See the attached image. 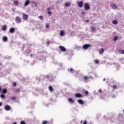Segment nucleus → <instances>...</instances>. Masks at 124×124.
<instances>
[{"instance_id":"nucleus-1","label":"nucleus","mask_w":124,"mask_h":124,"mask_svg":"<svg viewBox=\"0 0 124 124\" xmlns=\"http://www.w3.org/2000/svg\"><path fill=\"white\" fill-rule=\"evenodd\" d=\"M15 21L17 24H20L22 23V19L19 16H16L15 18Z\"/></svg>"},{"instance_id":"nucleus-2","label":"nucleus","mask_w":124,"mask_h":124,"mask_svg":"<svg viewBox=\"0 0 124 124\" xmlns=\"http://www.w3.org/2000/svg\"><path fill=\"white\" fill-rule=\"evenodd\" d=\"M84 9L85 10H90L91 9V6L89 5V3H85L84 4Z\"/></svg>"},{"instance_id":"nucleus-3","label":"nucleus","mask_w":124,"mask_h":124,"mask_svg":"<svg viewBox=\"0 0 124 124\" xmlns=\"http://www.w3.org/2000/svg\"><path fill=\"white\" fill-rule=\"evenodd\" d=\"M23 18L24 21H27L29 19V16L26 14H23Z\"/></svg>"},{"instance_id":"nucleus-4","label":"nucleus","mask_w":124,"mask_h":124,"mask_svg":"<svg viewBox=\"0 0 124 124\" xmlns=\"http://www.w3.org/2000/svg\"><path fill=\"white\" fill-rule=\"evenodd\" d=\"M91 46V44H85L83 46V48L85 50H87V49H89Z\"/></svg>"},{"instance_id":"nucleus-5","label":"nucleus","mask_w":124,"mask_h":124,"mask_svg":"<svg viewBox=\"0 0 124 124\" xmlns=\"http://www.w3.org/2000/svg\"><path fill=\"white\" fill-rule=\"evenodd\" d=\"M78 7L82 8V7H83L84 5V2H83V1H80L78 3Z\"/></svg>"},{"instance_id":"nucleus-6","label":"nucleus","mask_w":124,"mask_h":124,"mask_svg":"<svg viewBox=\"0 0 124 124\" xmlns=\"http://www.w3.org/2000/svg\"><path fill=\"white\" fill-rule=\"evenodd\" d=\"M59 49H60L62 52H65L66 51V48H65V47H64L63 46H59Z\"/></svg>"},{"instance_id":"nucleus-7","label":"nucleus","mask_w":124,"mask_h":124,"mask_svg":"<svg viewBox=\"0 0 124 124\" xmlns=\"http://www.w3.org/2000/svg\"><path fill=\"white\" fill-rule=\"evenodd\" d=\"M76 97H78V98H82L83 97V95L80 93H77L75 94Z\"/></svg>"},{"instance_id":"nucleus-8","label":"nucleus","mask_w":124,"mask_h":124,"mask_svg":"<svg viewBox=\"0 0 124 124\" xmlns=\"http://www.w3.org/2000/svg\"><path fill=\"white\" fill-rule=\"evenodd\" d=\"M110 7H111L112 9H117V8H118V6L116 5V4L113 3L110 5Z\"/></svg>"},{"instance_id":"nucleus-9","label":"nucleus","mask_w":124,"mask_h":124,"mask_svg":"<svg viewBox=\"0 0 124 124\" xmlns=\"http://www.w3.org/2000/svg\"><path fill=\"white\" fill-rule=\"evenodd\" d=\"M5 110H6V111H10V110H11V107L8 105H6L5 107Z\"/></svg>"},{"instance_id":"nucleus-10","label":"nucleus","mask_w":124,"mask_h":124,"mask_svg":"<svg viewBox=\"0 0 124 124\" xmlns=\"http://www.w3.org/2000/svg\"><path fill=\"white\" fill-rule=\"evenodd\" d=\"M9 32L10 33H14L15 32V28H11V29H10Z\"/></svg>"},{"instance_id":"nucleus-11","label":"nucleus","mask_w":124,"mask_h":124,"mask_svg":"<svg viewBox=\"0 0 124 124\" xmlns=\"http://www.w3.org/2000/svg\"><path fill=\"white\" fill-rule=\"evenodd\" d=\"M30 0H27L25 2L24 6H28L30 4Z\"/></svg>"},{"instance_id":"nucleus-12","label":"nucleus","mask_w":124,"mask_h":124,"mask_svg":"<svg viewBox=\"0 0 124 124\" xmlns=\"http://www.w3.org/2000/svg\"><path fill=\"white\" fill-rule=\"evenodd\" d=\"M6 30H7V26H6V25L3 26H2V31H6Z\"/></svg>"},{"instance_id":"nucleus-13","label":"nucleus","mask_w":124,"mask_h":124,"mask_svg":"<svg viewBox=\"0 0 124 124\" xmlns=\"http://www.w3.org/2000/svg\"><path fill=\"white\" fill-rule=\"evenodd\" d=\"M48 90L50 91L51 93H53L54 92V89L53 88V87L52 86H49L48 87Z\"/></svg>"},{"instance_id":"nucleus-14","label":"nucleus","mask_w":124,"mask_h":124,"mask_svg":"<svg viewBox=\"0 0 124 124\" xmlns=\"http://www.w3.org/2000/svg\"><path fill=\"white\" fill-rule=\"evenodd\" d=\"M78 103H79V104H81V105H82V104H84V101H83V100L82 99H79L78 101Z\"/></svg>"},{"instance_id":"nucleus-15","label":"nucleus","mask_w":124,"mask_h":124,"mask_svg":"<svg viewBox=\"0 0 124 124\" xmlns=\"http://www.w3.org/2000/svg\"><path fill=\"white\" fill-rule=\"evenodd\" d=\"M99 53L101 54H103V53H104V49H103V48H101L99 51Z\"/></svg>"},{"instance_id":"nucleus-16","label":"nucleus","mask_w":124,"mask_h":124,"mask_svg":"<svg viewBox=\"0 0 124 124\" xmlns=\"http://www.w3.org/2000/svg\"><path fill=\"white\" fill-rule=\"evenodd\" d=\"M89 79H90V77H88L87 76H84L83 78V80L84 81H88V80H89Z\"/></svg>"},{"instance_id":"nucleus-17","label":"nucleus","mask_w":124,"mask_h":124,"mask_svg":"<svg viewBox=\"0 0 124 124\" xmlns=\"http://www.w3.org/2000/svg\"><path fill=\"white\" fill-rule=\"evenodd\" d=\"M68 100L70 103H74V100L71 98H69Z\"/></svg>"},{"instance_id":"nucleus-18","label":"nucleus","mask_w":124,"mask_h":124,"mask_svg":"<svg viewBox=\"0 0 124 124\" xmlns=\"http://www.w3.org/2000/svg\"><path fill=\"white\" fill-rule=\"evenodd\" d=\"M70 3L69 2H66L65 4H64V5L65 6H66V7H68V6H70Z\"/></svg>"},{"instance_id":"nucleus-19","label":"nucleus","mask_w":124,"mask_h":124,"mask_svg":"<svg viewBox=\"0 0 124 124\" xmlns=\"http://www.w3.org/2000/svg\"><path fill=\"white\" fill-rule=\"evenodd\" d=\"M60 35L61 36H63V35H64V31H60Z\"/></svg>"},{"instance_id":"nucleus-20","label":"nucleus","mask_w":124,"mask_h":124,"mask_svg":"<svg viewBox=\"0 0 124 124\" xmlns=\"http://www.w3.org/2000/svg\"><path fill=\"white\" fill-rule=\"evenodd\" d=\"M8 39H7V37L6 36H4L3 37V41H4L5 42H6V41H7Z\"/></svg>"},{"instance_id":"nucleus-21","label":"nucleus","mask_w":124,"mask_h":124,"mask_svg":"<svg viewBox=\"0 0 124 124\" xmlns=\"http://www.w3.org/2000/svg\"><path fill=\"white\" fill-rule=\"evenodd\" d=\"M112 24H113V25H117V24H118V21L116 20H113Z\"/></svg>"},{"instance_id":"nucleus-22","label":"nucleus","mask_w":124,"mask_h":124,"mask_svg":"<svg viewBox=\"0 0 124 124\" xmlns=\"http://www.w3.org/2000/svg\"><path fill=\"white\" fill-rule=\"evenodd\" d=\"M83 93H85V94H86V95H87V94H89V92H88V91L85 90L84 92H82Z\"/></svg>"},{"instance_id":"nucleus-23","label":"nucleus","mask_w":124,"mask_h":124,"mask_svg":"<svg viewBox=\"0 0 124 124\" xmlns=\"http://www.w3.org/2000/svg\"><path fill=\"white\" fill-rule=\"evenodd\" d=\"M2 93H7V90L6 89H4L3 90H2Z\"/></svg>"},{"instance_id":"nucleus-24","label":"nucleus","mask_w":124,"mask_h":124,"mask_svg":"<svg viewBox=\"0 0 124 124\" xmlns=\"http://www.w3.org/2000/svg\"><path fill=\"white\" fill-rule=\"evenodd\" d=\"M0 97L1 98H3V99H4L5 98V95H4V94H1L0 95Z\"/></svg>"},{"instance_id":"nucleus-25","label":"nucleus","mask_w":124,"mask_h":124,"mask_svg":"<svg viewBox=\"0 0 124 124\" xmlns=\"http://www.w3.org/2000/svg\"><path fill=\"white\" fill-rule=\"evenodd\" d=\"M14 4H15V5H18L19 4V1H14Z\"/></svg>"},{"instance_id":"nucleus-26","label":"nucleus","mask_w":124,"mask_h":124,"mask_svg":"<svg viewBox=\"0 0 124 124\" xmlns=\"http://www.w3.org/2000/svg\"><path fill=\"white\" fill-rule=\"evenodd\" d=\"M114 41H117L118 40V36H115L113 39Z\"/></svg>"},{"instance_id":"nucleus-27","label":"nucleus","mask_w":124,"mask_h":124,"mask_svg":"<svg viewBox=\"0 0 124 124\" xmlns=\"http://www.w3.org/2000/svg\"><path fill=\"white\" fill-rule=\"evenodd\" d=\"M111 87H112V88H113V89H114V90H116V89H117L118 88L117 85H113Z\"/></svg>"},{"instance_id":"nucleus-28","label":"nucleus","mask_w":124,"mask_h":124,"mask_svg":"<svg viewBox=\"0 0 124 124\" xmlns=\"http://www.w3.org/2000/svg\"><path fill=\"white\" fill-rule=\"evenodd\" d=\"M68 71H70V72L72 73V71H73V69L72 68H71V69L69 68L68 69Z\"/></svg>"},{"instance_id":"nucleus-29","label":"nucleus","mask_w":124,"mask_h":124,"mask_svg":"<svg viewBox=\"0 0 124 124\" xmlns=\"http://www.w3.org/2000/svg\"><path fill=\"white\" fill-rule=\"evenodd\" d=\"M32 3H34V4L35 5V6H36V7H37V3H36V2H35V1H33L32 2Z\"/></svg>"},{"instance_id":"nucleus-30","label":"nucleus","mask_w":124,"mask_h":124,"mask_svg":"<svg viewBox=\"0 0 124 124\" xmlns=\"http://www.w3.org/2000/svg\"><path fill=\"white\" fill-rule=\"evenodd\" d=\"M48 124V121H44L43 122L42 124Z\"/></svg>"},{"instance_id":"nucleus-31","label":"nucleus","mask_w":124,"mask_h":124,"mask_svg":"<svg viewBox=\"0 0 124 124\" xmlns=\"http://www.w3.org/2000/svg\"><path fill=\"white\" fill-rule=\"evenodd\" d=\"M38 18L40 19L41 20H43V16H38Z\"/></svg>"},{"instance_id":"nucleus-32","label":"nucleus","mask_w":124,"mask_h":124,"mask_svg":"<svg viewBox=\"0 0 124 124\" xmlns=\"http://www.w3.org/2000/svg\"><path fill=\"white\" fill-rule=\"evenodd\" d=\"M94 62H95V63H99V61H98L97 60H95L94 61Z\"/></svg>"},{"instance_id":"nucleus-33","label":"nucleus","mask_w":124,"mask_h":124,"mask_svg":"<svg viewBox=\"0 0 124 124\" xmlns=\"http://www.w3.org/2000/svg\"><path fill=\"white\" fill-rule=\"evenodd\" d=\"M91 30H92V31H95V28L92 27V28H91Z\"/></svg>"},{"instance_id":"nucleus-34","label":"nucleus","mask_w":124,"mask_h":124,"mask_svg":"<svg viewBox=\"0 0 124 124\" xmlns=\"http://www.w3.org/2000/svg\"><path fill=\"white\" fill-rule=\"evenodd\" d=\"M13 85L14 87H16L17 86V83H16V82H13Z\"/></svg>"},{"instance_id":"nucleus-35","label":"nucleus","mask_w":124,"mask_h":124,"mask_svg":"<svg viewBox=\"0 0 124 124\" xmlns=\"http://www.w3.org/2000/svg\"><path fill=\"white\" fill-rule=\"evenodd\" d=\"M20 124H26V122L24 121H22L20 122Z\"/></svg>"},{"instance_id":"nucleus-36","label":"nucleus","mask_w":124,"mask_h":124,"mask_svg":"<svg viewBox=\"0 0 124 124\" xmlns=\"http://www.w3.org/2000/svg\"><path fill=\"white\" fill-rule=\"evenodd\" d=\"M47 14H49V16H51V15L52 14V12H50V11L48 12Z\"/></svg>"},{"instance_id":"nucleus-37","label":"nucleus","mask_w":124,"mask_h":124,"mask_svg":"<svg viewBox=\"0 0 124 124\" xmlns=\"http://www.w3.org/2000/svg\"><path fill=\"white\" fill-rule=\"evenodd\" d=\"M12 100H15V99H16V97L15 96L12 97Z\"/></svg>"},{"instance_id":"nucleus-38","label":"nucleus","mask_w":124,"mask_h":124,"mask_svg":"<svg viewBox=\"0 0 124 124\" xmlns=\"http://www.w3.org/2000/svg\"><path fill=\"white\" fill-rule=\"evenodd\" d=\"M16 92L17 93H19V92H20V89H16Z\"/></svg>"},{"instance_id":"nucleus-39","label":"nucleus","mask_w":124,"mask_h":124,"mask_svg":"<svg viewBox=\"0 0 124 124\" xmlns=\"http://www.w3.org/2000/svg\"><path fill=\"white\" fill-rule=\"evenodd\" d=\"M120 53L121 54H124V50H121Z\"/></svg>"},{"instance_id":"nucleus-40","label":"nucleus","mask_w":124,"mask_h":124,"mask_svg":"<svg viewBox=\"0 0 124 124\" xmlns=\"http://www.w3.org/2000/svg\"><path fill=\"white\" fill-rule=\"evenodd\" d=\"M99 93H102V90H101V89L99 90Z\"/></svg>"},{"instance_id":"nucleus-41","label":"nucleus","mask_w":124,"mask_h":124,"mask_svg":"<svg viewBox=\"0 0 124 124\" xmlns=\"http://www.w3.org/2000/svg\"><path fill=\"white\" fill-rule=\"evenodd\" d=\"M46 27L48 29V28H49V24H46Z\"/></svg>"},{"instance_id":"nucleus-42","label":"nucleus","mask_w":124,"mask_h":124,"mask_svg":"<svg viewBox=\"0 0 124 124\" xmlns=\"http://www.w3.org/2000/svg\"><path fill=\"white\" fill-rule=\"evenodd\" d=\"M83 124H87V121H84Z\"/></svg>"},{"instance_id":"nucleus-43","label":"nucleus","mask_w":124,"mask_h":124,"mask_svg":"<svg viewBox=\"0 0 124 124\" xmlns=\"http://www.w3.org/2000/svg\"><path fill=\"white\" fill-rule=\"evenodd\" d=\"M46 43L47 45H49V44H50V41H48Z\"/></svg>"},{"instance_id":"nucleus-44","label":"nucleus","mask_w":124,"mask_h":124,"mask_svg":"<svg viewBox=\"0 0 124 124\" xmlns=\"http://www.w3.org/2000/svg\"><path fill=\"white\" fill-rule=\"evenodd\" d=\"M47 11L49 12L51 9H50V8H47Z\"/></svg>"},{"instance_id":"nucleus-45","label":"nucleus","mask_w":124,"mask_h":124,"mask_svg":"<svg viewBox=\"0 0 124 124\" xmlns=\"http://www.w3.org/2000/svg\"><path fill=\"white\" fill-rule=\"evenodd\" d=\"M0 106H2V102H0Z\"/></svg>"},{"instance_id":"nucleus-46","label":"nucleus","mask_w":124,"mask_h":124,"mask_svg":"<svg viewBox=\"0 0 124 124\" xmlns=\"http://www.w3.org/2000/svg\"><path fill=\"white\" fill-rule=\"evenodd\" d=\"M85 22H86V23H88L89 22H90L89 20H85Z\"/></svg>"},{"instance_id":"nucleus-47","label":"nucleus","mask_w":124,"mask_h":124,"mask_svg":"<svg viewBox=\"0 0 124 124\" xmlns=\"http://www.w3.org/2000/svg\"><path fill=\"white\" fill-rule=\"evenodd\" d=\"M0 92H1V87H0Z\"/></svg>"},{"instance_id":"nucleus-48","label":"nucleus","mask_w":124,"mask_h":124,"mask_svg":"<svg viewBox=\"0 0 124 124\" xmlns=\"http://www.w3.org/2000/svg\"><path fill=\"white\" fill-rule=\"evenodd\" d=\"M13 124H17V123L15 122V123H13Z\"/></svg>"},{"instance_id":"nucleus-49","label":"nucleus","mask_w":124,"mask_h":124,"mask_svg":"<svg viewBox=\"0 0 124 124\" xmlns=\"http://www.w3.org/2000/svg\"><path fill=\"white\" fill-rule=\"evenodd\" d=\"M103 81H105V78H104V79H103Z\"/></svg>"},{"instance_id":"nucleus-50","label":"nucleus","mask_w":124,"mask_h":124,"mask_svg":"<svg viewBox=\"0 0 124 124\" xmlns=\"http://www.w3.org/2000/svg\"><path fill=\"white\" fill-rule=\"evenodd\" d=\"M82 14H85V13L83 12V13H82Z\"/></svg>"},{"instance_id":"nucleus-51","label":"nucleus","mask_w":124,"mask_h":124,"mask_svg":"<svg viewBox=\"0 0 124 124\" xmlns=\"http://www.w3.org/2000/svg\"><path fill=\"white\" fill-rule=\"evenodd\" d=\"M123 113H124V109L123 110Z\"/></svg>"}]
</instances>
